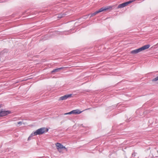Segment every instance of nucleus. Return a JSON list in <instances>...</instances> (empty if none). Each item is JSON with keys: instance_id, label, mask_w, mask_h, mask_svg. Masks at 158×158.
<instances>
[{"instance_id": "1", "label": "nucleus", "mask_w": 158, "mask_h": 158, "mask_svg": "<svg viewBox=\"0 0 158 158\" xmlns=\"http://www.w3.org/2000/svg\"><path fill=\"white\" fill-rule=\"evenodd\" d=\"M48 131V128L45 127H42L36 130V131L32 133L31 135L34 136L37 135H40L47 132Z\"/></svg>"}, {"instance_id": "2", "label": "nucleus", "mask_w": 158, "mask_h": 158, "mask_svg": "<svg viewBox=\"0 0 158 158\" xmlns=\"http://www.w3.org/2000/svg\"><path fill=\"white\" fill-rule=\"evenodd\" d=\"M112 8V6H106V7H102V8H101V9H100L99 10L96 11L95 12H94L93 13H92L90 14H89L88 15L89 16V15H90V17H91L92 16L95 15L97 14H98L101 12H102L103 11H106L107 10H108L110 8Z\"/></svg>"}, {"instance_id": "3", "label": "nucleus", "mask_w": 158, "mask_h": 158, "mask_svg": "<svg viewBox=\"0 0 158 158\" xmlns=\"http://www.w3.org/2000/svg\"><path fill=\"white\" fill-rule=\"evenodd\" d=\"M150 47V45L149 44L145 45L138 49L132 51L131 53L132 54H135L148 48Z\"/></svg>"}, {"instance_id": "4", "label": "nucleus", "mask_w": 158, "mask_h": 158, "mask_svg": "<svg viewBox=\"0 0 158 158\" xmlns=\"http://www.w3.org/2000/svg\"><path fill=\"white\" fill-rule=\"evenodd\" d=\"M135 0H132V1H130L128 2H127L121 4L119 5L118 6V8H123L127 6L129 4L131 3L133 1H134Z\"/></svg>"}, {"instance_id": "5", "label": "nucleus", "mask_w": 158, "mask_h": 158, "mask_svg": "<svg viewBox=\"0 0 158 158\" xmlns=\"http://www.w3.org/2000/svg\"><path fill=\"white\" fill-rule=\"evenodd\" d=\"M82 112V111H80L79 110L77 109L73 110L69 112L65 113L64 114L66 115L71 114H79L81 113Z\"/></svg>"}, {"instance_id": "6", "label": "nucleus", "mask_w": 158, "mask_h": 158, "mask_svg": "<svg viewBox=\"0 0 158 158\" xmlns=\"http://www.w3.org/2000/svg\"><path fill=\"white\" fill-rule=\"evenodd\" d=\"M10 112L8 111H5L2 110H0V117L4 116L9 114Z\"/></svg>"}, {"instance_id": "7", "label": "nucleus", "mask_w": 158, "mask_h": 158, "mask_svg": "<svg viewBox=\"0 0 158 158\" xmlns=\"http://www.w3.org/2000/svg\"><path fill=\"white\" fill-rule=\"evenodd\" d=\"M56 146V148L59 152H60V150L61 149H65L66 148L64 146L62 145L60 143H57L55 144Z\"/></svg>"}, {"instance_id": "8", "label": "nucleus", "mask_w": 158, "mask_h": 158, "mask_svg": "<svg viewBox=\"0 0 158 158\" xmlns=\"http://www.w3.org/2000/svg\"><path fill=\"white\" fill-rule=\"evenodd\" d=\"M72 96V94H71L65 95L60 97L59 99V100L61 101L66 100L69 98L71 97Z\"/></svg>"}, {"instance_id": "9", "label": "nucleus", "mask_w": 158, "mask_h": 158, "mask_svg": "<svg viewBox=\"0 0 158 158\" xmlns=\"http://www.w3.org/2000/svg\"><path fill=\"white\" fill-rule=\"evenodd\" d=\"M63 67H61L57 69H53L52 72V73L53 72H57L60 70L61 69H62Z\"/></svg>"}, {"instance_id": "10", "label": "nucleus", "mask_w": 158, "mask_h": 158, "mask_svg": "<svg viewBox=\"0 0 158 158\" xmlns=\"http://www.w3.org/2000/svg\"><path fill=\"white\" fill-rule=\"evenodd\" d=\"M22 124V122L21 121L19 122H18L17 124L16 125L17 126H19L20 125H21Z\"/></svg>"}, {"instance_id": "11", "label": "nucleus", "mask_w": 158, "mask_h": 158, "mask_svg": "<svg viewBox=\"0 0 158 158\" xmlns=\"http://www.w3.org/2000/svg\"><path fill=\"white\" fill-rule=\"evenodd\" d=\"M62 17H63V16H62V15H59L58 16V18H62Z\"/></svg>"}, {"instance_id": "12", "label": "nucleus", "mask_w": 158, "mask_h": 158, "mask_svg": "<svg viewBox=\"0 0 158 158\" xmlns=\"http://www.w3.org/2000/svg\"><path fill=\"white\" fill-rule=\"evenodd\" d=\"M132 156H135V154L134 155L133 154H132Z\"/></svg>"}, {"instance_id": "13", "label": "nucleus", "mask_w": 158, "mask_h": 158, "mask_svg": "<svg viewBox=\"0 0 158 158\" xmlns=\"http://www.w3.org/2000/svg\"><path fill=\"white\" fill-rule=\"evenodd\" d=\"M89 109V108H88V109H86L85 110H88V109Z\"/></svg>"}]
</instances>
